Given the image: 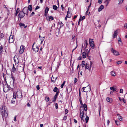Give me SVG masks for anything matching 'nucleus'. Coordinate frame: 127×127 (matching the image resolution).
Listing matches in <instances>:
<instances>
[{
  "label": "nucleus",
  "mask_w": 127,
  "mask_h": 127,
  "mask_svg": "<svg viewBox=\"0 0 127 127\" xmlns=\"http://www.w3.org/2000/svg\"><path fill=\"white\" fill-rule=\"evenodd\" d=\"M58 90V88L57 87H55L53 90V91L54 92H56Z\"/></svg>",
  "instance_id": "36"
},
{
  "label": "nucleus",
  "mask_w": 127,
  "mask_h": 127,
  "mask_svg": "<svg viewBox=\"0 0 127 127\" xmlns=\"http://www.w3.org/2000/svg\"><path fill=\"white\" fill-rule=\"evenodd\" d=\"M11 88L10 86L8 85L7 82L5 83V84L3 85V89L4 92H6L9 91L10 90Z\"/></svg>",
  "instance_id": "2"
},
{
  "label": "nucleus",
  "mask_w": 127,
  "mask_h": 127,
  "mask_svg": "<svg viewBox=\"0 0 127 127\" xmlns=\"http://www.w3.org/2000/svg\"><path fill=\"white\" fill-rule=\"evenodd\" d=\"M25 14L22 11H20L18 15V19L19 20L20 18V20L21 18L24 17Z\"/></svg>",
  "instance_id": "3"
},
{
  "label": "nucleus",
  "mask_w": 127,
  "mask_h": 127,
  "mask_svg": "<svg viewBox=\"0 0 127 127\" xmlns=\"http://www.w3.org/2000/svg\"><path fill=\"white\" fill-rule=\"evenodd\" d=\"M82 56L83 58H85L86 57V54L85 52H83L82 53Z\"/></svg>",
  "instance_id": "24"
},
{
  "label": "nucleus",
  "mask_w": 127,
  "mask_h": 127,
  "mask_svg": "<svg viewBox=\"0 0 127 127\" xmlns=\"http://www.w3.org/2000/svg\"><path fill=\"white\" fill-rule=\"evenodd\" d=\"M14 60L16 64H18L19 62V60L18 58H17V59L16 60L14 59Z\"/></svg>",
  "instance_id": "21"
},
{
  "label": "nucleus",
  "mask_w": 127,
  "mask_h": 127,
  "mask_svg": "<svg viewBox=\"0 0 127 127\" xmlns=\"http://www.w3.org/2000/svg\"><path fill=\"white\" fill-rule=\"evenodd\" d=\"M3 51V47L2 45L0 46V54L1 52H2Z\"/></svg>",
  "instance_id": "29"
},
{
  "label": "nucleus",
  "mask_w": 127,
  "mask_h": 127,
  "mask_svg": "<svg viewBox=\"0 0 127 127\" xmlns=\"http://www.w3.org/2000/svg\"><path fill=\"white\" fill-rule=\"evenodd\" d=\"M12 71L13 72H14L16 71V69L14 67V64H13V67L12 69Z\"/></svg>",
  "instance_id": "37"
},
{
  "label": "nucleus",
  "mask_w": 127,
  "mask_h": 127,
  "mask_svg": "<svg viewBox=\"0 0 127 127\" xmlns=\"http://www.w3.org/2000/svg\"><path fill=\"white\" fill-rule=\"evenodd\" d=\"M22 11L24 14L28 15V10L27 7H25L23 9Z\"/></svg>",
  "instance_id": "7"
},
{
  "label": "nucleus",
  "mask_w": 127,
  "mask_h": 127,
  "mask_svg": "<svg viewBox=\"0 0 127 127\" xmlns=\"http://www.w3.org/2000/svg\"><path fill=\"white\" fill-rule=\"evenodd\" d=\"M118 31V30H116L115 31H114V33L113 35V38H116L117 37V32Z\"/></svg>",
  "instance_id": "13"
},
{
  "label": "nucleus",
  "mask_w": 127,
  "mask_h": 127,
  "mask_svg": "<svg viewBox=\"0 0 127 127\" xmlns=\"http://www.w3.org/2000/svg\"><path fill=\"white\" fill-rule=\"evenodd\" d=\"M81 20V16L80 15V17L79 19L78 22V25H79L80 23V21Z\"/></svg>",
  "instance_id": "38"
},
{
  "label": "nucleus",
  "mask_w": 127,
  "mask_h": 127,
  "mask_svg": "<svg viewBox=\"0 0 127 127\" xmlns=\"http://www.w3.org/2000/svg\"><path fill=\"white\" fill-rule=\"evenodd\" d=\"M91 0H91V1H90V5H89V6L87 8V10H88L89 11L90 8V7H91Z\"/></svg>",
  "instance_id": "40"
},
{
  "label": "nucleus",
  "mask_w": 127,
  "mask_h": 127,
  "mask_svg": "<svg viewBox=\"0 0 127 127\" xmlns=\"http://www.w3.org/2000/svg\"><path fill=\"white\" fill-rule=\"evenodd\" d=\"M53 8L54 10H56L58 8L56 6L53 5Z\"/></svg>",
  "instance_id": "31"
},
{
  "label": "nucleus",
  "mask_w": 127,
  "mask_h": 127,
  "mask_svg": "<svg viewBox=\"0 0 127 127\" xmlns=\"http://www.w3.org/2000/svg\"><path fill=\"white\" fill-rule=\"evenodd\" d=\"M84 45L83 46V44H82V48L83 47L85 49L87 47L88 44L87 41V40H86L84 42Z\"/></svg>",
  "instance_id": "12"
},
{
  "label": "nucleus",
  "mask_w": 127,
  "mask_h": 127,
  "mask_svg": "<svg viewBox=\"0 0 127 127\" xmlns=\"http://www.w3.org/2000/svg\"><path fill=\"white\" fill-rule=\"evenodd\" d=\"M65 83V81H64L63 82V83L61 85V88H63V87L64 86V85Z\"/></svg>",
  "instance_id": "34"
},
{
  "label": "nucleus",
  "mask_w": 127,
  "mask_h": 127,
  "mask_svg": "<svg viewBox=\"0 0 127 127\" xmlns=\"http://www.w3.org/2000/svg\"><path fill=\"white\" fill-rule=\"evenodd\" d=\"M110 89L113 92L116 91L117 89L116 86H114L112 87H111L110 88Z\"/></svg>",
  "instance_id": "11"
},
{
  "label": "nucleus",
  "mask_w": 127,
  "mask_h": 127,
  "mask_svg": "<svg viewBox=\"0 0 127 127\" xmlns=\"http://www.w3.org/2000/svg\"><path fill=\"white\" fill-rule=\"evenodd\" d=\"M83 107L85 111H86L87 110V105L84 104L83 105Z\"/></svg>",
  "instance_id": "18"
},
{
  "label": "nucleus",
  "mask_w": 127,
  "mask_h": 127,
  "mask_svg": "<svg viewBox=\"0 0 127 127\" xmlns=\"http://www.w3.org/2000/svg\"><path fill=\"white\" fill-rule=\"evenodd\" d=\"M11 102L12 103H14L15 102V100L13 99L11 100Z\"/></svg>",
  "instance_id": "58"
},
{
  "label": "nucleus",
  "mask_w": 127,
  "mask_h": 127,
  "mask_svg": "<svg viewBox=\"0 0 127 127\" xmlns=\"http://www.w3.org/2000/svg\"><path fill=\"white\" fill-rule=\"evenodd\" d=\"M67 116H65L63 120H66L67 119Z\"/></svg>",
  "instance_id": "64"
},
{
  "label": "nucleus",
  "mask_w": 127,
  "mask_h": 127,
  "mask_svg": "<svg viewBox=\"0 0 127 127\" xmlns=\"http://www.w3.org/2000/svg\"><path fill=\"white\" fill-rule=\"evenodd\" d=\"M106 101L109 102H112V99L111 98H110L107 97L106 99Z\"/></svg>",
  "instance_id": "22"
},
{
  "label": "nucleus",
  "mask_w": 127,
  "mask_h": 127,
  "mask_svg": "<svg viewBox=\"0 0 127 127\" xmlns=\"http://www.w3.org/2000/svg\"><path fill=\"white\" fill-rule=\"evenodd\" d=\"M45 37H42V38H41V43H42L44 40V38H45Z\"/></svg>",
  "instance_id": "41"
},
{
  "label": "nucleus",
  "mask_w": 127,
  "mask_h": 127,
  "mask_svg": "<svg viewBox=\"0 0 127 127\" xmlns=\"http://www.w3.org/2000/svg\"><path fill=\"white\" fill-rule=\"evenodd\" d=\"M104 8V6L103 5H101L98 8V11L100 12Z\"/></svg>",
  "instance_id": "16"
},
{
  "label": "nucleus",
  "mask_w": 127,
  "mask_h": 127,
  "mask_svg": "<svg viewBox=\"0 0 127 127\" xmlns=\"http://www.w3.org/2000/svg\"><path fill=\"white\" fill-rule=\"evenodd\" d=\"M24 24L22 23H20L19 24V25L20 27H23L24 26Z\"/></svg>",
  "instance_id": "45"
},
{
  "label": "nucleus",
  "mask_w": 127,
  "mask_h": 127,
  "mask_svg": "<svg viewBox=\"0 0 127 127\" xmlns=\"http://www.w3.org/2000/svg\"><path fill=\"white\" fill-rule=\"evenodd\" d=\"M46 19L48 21H50V19L49 16H47Z\"/></svg>",
  "instance_id": "50"
},
{
  "label": "nucleus",
  "mask_w": 127,
  "mask_h": 127,
  "mask_svg": "<svg viewBox=\"0 0 127 127\" xmlns=\"http://www.w3.org/2000/svg\"><path fill=\"white\" fill-rule=\"evenodd\" d=\"M118 42H119V45H122V43L120 38H119L118 39Z\"/></svg>",
  "instance_id": "19"
},
{
  "label": "nucleus",
  "mask_w": 127,
  "mask_h": 127,
  "mask_svg": "<svg viewBox=\"0 0 127 127\" xmlns=\"http://www.w3.org/2000/svg\"><path fill=\"white\" fill-rule=\"evenodd\" d=\"M19 8H17V10L16 11V12L15 13V15H17L18 13L19 12Z\"/></svg>",
  "instance_id": "44"
},
{
  "label": "nucleus",
  "mask_w": 127,
  "mask_h": 127,
  "mask_svg": "<svg viewBox=\"0 0 127 127\" xmlns=\"http://www.w3.org/2000/svg\"><path fill=\"white\" fill-rule=\"evenodd\" d=\"M25 49V48L24 47V46L23 45H21L20 47V50L19 51V53L20 54H22L24 52V50Z\"/></svg>",
  "instance_id": "8"
},
{
  "label": "nucleus",
  "mask_w": 127,
  "mask_h": 127,
  "mask_svg": "<svg viewBox=\"0 0 127 127\" xmlns=\"http://www.w3.org/2000/svg\"><path fill=\"white\" fill-rule=\"evenodd\" d=\"M115 123L117 125H119L120 124V122L118 121H115Z\"/></svg>",
  "instance_id": "35"
},
{
  "label": "nucleus",
  "mask_w": 127,
  "mask_h": 127,
  "mask_svg": "<svg viewBox=\"0 0 127 127\" xmlns=\"http://www.w3.org/2000/svg\"><path fill=\"white\" fill-rule=\"evenodd\" d=\"M111 76H115L116 75L115 72L113 71L111 72Z\"/></svg>",
  "instance_id": "25"
},
{
  "label": "nucleus",
  "mask_w": 127,
  "mask_h": 127,
  "mask_svg": "<svg viewBox=\"0 0 127 127\" xmlns=\"http://www.w3.org/2000/svg\"><path fill=\"white\" fill-rule=\"evenodd\" d=\"M11 78L13 80V84L12 85H10L11 86V87H13L14 86V82L15 81V78L13 76H12L11 77Z\"/></svg>",
  "instance_id": "14"
},
{
  "label": "nucleus",
  "mask_w": 127,
  "mask_h": 127,
  "mask_svg": "<svg viewBox=\"0 0 127 127\" xmlns=\"http://www.w3.org/2000/svg\"><path fill=\"white\" fill-rule=\"evenodd\" d=\"M83 116L84 115H83V114H82L81 116V117H80L81 118V119L84 122L85 121V120L83 119Z\"/></svg>",
  "instance_id": "48"
},
{
  "label": "nucleus",
  "mask_w": 127,
  "mask_h": 127,
  "mask_svg": "<svg viewBox=\"0 0 127 127\" xmlns=\"http://www.w3.org/2000/svg\"><path fill=\"white\" fill-rule=\"evenodd\" d=\"M57 78V77L54 78V77H53V75H52L51 78V80L52 82L55 83L56 80Z\"/></svg>",
  "instance_id": "15"
},
{
  "label": "nucleus",
  "mask_w": 127,
  "mask_h": 127,
  "mask_svg": "<svg viewBox=\"0 0 127 127\" xmlns=\"http://www.w3.org/2000/svg\"><path fill=\"white\" fill-rule=\"evenodd\" d=\"M89 44L91 47L93 49L94 48V42L93 41V40L92 39H89Z\"/></svg>",
  "instance_id": "4"
},
{
  "label": "nucleus",
  "mask_w": 127,
  "mask_h": 127,
  "mask_svg": "<svg viewBox=\"0 0 127 127\" xmlns=\"http://www.w3.org/2000/svg\"><path fill=\"white\" fill-rule=\"evenodd\" d=\"M111 51L115 55L117 56L119 55V52L118 51L114 50L113 48L111 49Z\"/></svg>",
  "instance_id": "6"
},
{
  "label": "nucleus",
  "mask_w": 127,
  "mask_h": 127,
  "mask_svg": "<svg viewBox=\"0 0 127 127\" xmlns=\"http://www.w3.org/2000/svg\"><path fill=\"white\" fill-rule=\"evenodd\" d=\"M85 92L86 93H89V91H90L91 90L90 87H85Z\"/></svg>",
  "instance_id": "10"
},
{
  "label": "nucleus",
  "mask_w": 127,
  "mask_h": 127,
  "mask_svg": "<svg viewBox=\"0 0 127 127\" xmlns=\"http://www.w3.org/2000/svg\"><path fill=\"white\" fill-rule=\"evenodd\" d=\"M85 65V62L84 61H82L81 64V66L82 67H83Z\"/></svg>",
  "instance_id": "27"
},
{
  "label": "nucleus",
  "mask_w": 127,
  "mask_h": 127,
  "mask_svg": "<svg viewBox=\"0 0 127 127\" xmlns=\"http://www.w3.org/2000/svg\"><path fill=\"white\" fill-rule=\"evenodd\" d=\"M83 114V115H84V112L83 110L81 111V110L80 113V117H81V116L82 115H81V114Z\"/></svg>",
  "instance_id": "39"
},
{
  "label": "nucleus",
  "mask_w": 127,
  "mask_h": 127,
  "mask_svg": "<svg viewBox=\"0 0 127 127\" xmlns=\"http://www.w3.org/2000/svg\"><path fill=\"white\" fill-rule=\"evenodd\" d=\"M49 10V8L48 7H47L45 9V13H47Z\"/></svg>",
  "instance_id": "28"
},
{
  "label": "nucleus",
  "mask_w": 127,
  "mask_h": 127,
  "mask_svg": "<svg viewBox=\"0 0 127 127\" xmlns=\"http://www.w3.org/2000/svg\"><path fill=\"white\" fill-rule=\"evenodd\" d=\"M39 8H40V7L39 6H36V8H35V10H36L37 9H39Z\"/></svg>",
  "instance_id": "62"
},
{
  "label": "nucleus",
  "mask_w": 127,
  "mask_h": 127,
  "mask_svg": "<svg viewBox=\"0 0 127 127\" xmlns=\"http://www.w3.org/2000/svg\"><path fill=\"white\" fill-rule=\"evenodd\" d=\"M35 14V13L34 12H32V13L30 15V16H32L34 15Z\"/></svg>",
  "instance_id": "54"
},
{
  "label": "nucleus",
  "mask_w": 127,
  "mask_h": 127,
  "mask_svg": "<svg viewBox=\"0 0 127 127\" xmlns=\"http://www.w3.org/2000/svg\"><path fill=\"white\" fill-rule=\"evenodd\" d=\"M67 14L66 15V17H67L69 18H70L71 16V13L69 11H67Z\"/></svg>",
  "instance_id": "17"
},
{
  "label": "nucleus",
  "mask_w": 127,
  "mask_h": 127,
  "mask_svg": "<svg viewBox=\"0 0 127 127\" xmlns=\"http://www.w3.org/2000/svg\"><path fill=\"white\" fill-rule=\"evenodd\" d=\"M122 62L121 61H120L117 62H116V64H119L122 63Z\"/></svg>",
  "instance_id": "51"
},
{
  "label": "nucleus",
  "mask_w": 127,
  "mask_h": 127,
  "mask_svg": "<svg viewBox=\"0 0 127 127\" xmlns=\"http://www.w3.org/2000/svg\"><path fill=\"white\" fill-rule=\"evenodd\" d=\"M3 77L4 78V80L5 81V83L7 82L6 81V78L4 74L3 73Z\"/></svg>",
  "instance_id": "42"
},
{
  "label": "nucleus",
  "mask_w": 127,
  "mask_h": 127,
  "mask_svg": "<svg viewBox=\"0 0 127 127\" xmlns=\"http://www.w3.org/2000/svg\"><path fill=\"white\" fill-rule=\"evenodd\" d=\"M55 108L56 109H57L58 108V105L57 103H56L55 104Z\"/></svg>",
  "instance_id": "52"
},
{
  "label": "nucleus",
  "mask_w": 127,
  "mask_h": 127,
  "mask_svg": "<svg viewBox=\"0 0 127 127\" xmlns=\"http://www.w3.org/2000/svg\"><path fill=\"white\" fill-rule=\"evenodd\" d=\"M57 96H54V100L52 101V102H55L56 101Z\"/></svg>",
  "instance_id": "49"
},
{
  "label": "nucleus",
  "mask_w": 127,
  "mask_h": 127,
  "mask_svg": "<svg viewBox=\"0 0 127 127\" xmlns=\"http://www.w3.org/2000/svg\"><path fill=\"white\" fill-rule=\"evenodd\" d=\"M85 69H88L89 70V65L87 63H86L85 65Z\"/></svg>",
  "instance_id": "23"
},
{
  "label": "nucleus",
  "mask_w": 127,
  "mask_h": 127,
  "mask_svg": "<svg viewBox=\"0 0 127 127\" xmlns=\"http://www.w3.org/2000/svg\"><path fill=\"white\" fill-rule=\"evenodd\" d=\"M49 17L50 19H51L52 20H53V18L52 16H49Z\"/></svg>",
  "instance_id": "61"
},
{
  "label": "nucleus",
  "mask_w": 127,
  "mask_h": 127,
  "mask_svg": "<svg viewBox=\"0 0 127 127\" xmlns=\"http://www.w3.org/2000/svg\"><path fill=\"white\" fill-rule=\"evenodd\" d=\"M79 101L80 102V104H81V105H83V104L82 101L81 100H80V99H79Z\"/></svg>",
  "instance_id": "60"
},
{
  "label": "nucleus",
  "mask_w": 127,
  "mask_h": 127,
  "mask_svg": "<svg viewBox=\"0 0 127 127\" xmlns=\"http://www.w3.org/2000/svg\"><path fill=\"white\" fill-rule=\"evenodd\" d=\"M14 41L13 36L11 35L9 38V42L10 43H12Z\"/></svg>",
  "instance_id": "9"
},
{
  "label": "nucleus",
  "mask_w": 127,
  "mask_h": 127,
  "mask_svg": "<svg viewBox=\"0 0 127 127\" xmlns=\"http://www.w3.org/2000/svg\"><path fill=\"white\" fill-rule=\"evenodd\" d=\"M85 18V17L83 16L82 17H81V20H83Z\"/></svg>",
  "instance_id": "63"
},
{
  "label": "nucleus",
  "mask_w": 127,
  "mask_h": 127,
  "mask_svg": "<svg viewBox=\"0 0 127 127\" xmlns=\"http://www.w3.org/2000/svg\"><path fill=\"white\" fill-rule=\"evenodd\" d=\"M111 0H106L105 2V4L106 5V6H108V5L109 3V1Z\"/></svg>",
  "instance_id": "20"
},
{
  "label": "nucleus",
  "mask_w": 127,
  "mask_h": 127,
  "mask_svg": "<svg viewBox=\"0 0 127 127\" xmlns=\"http://www.w3.org/2000/svg\"><path fill=\"white\" fill-rule=\"evenodd\" d=\"M68 112V110L67 109H66L65 110V112L66 114H67Z\"/></svg>",
  "instance_id": "53"
},
{
  "label": "nucleus",
  "mask_w": 127,
  "mask_h": 127,
  "mask_svg": "<svg viewBox=\"0 0 127 127\" xmlns=\"http://www.w3.org/2000/svg\"><path fill=\"white\" fill-rule=\"evenodd\" d=\"M45 100L46 101V102H48L49 100V97H48L46 96V97H45Z\"/></svg>",
  "instance_id": "32"
},
{
  "label": "nucleus",
  "mask_w": 127,
  "mask_h": 127,
  "mask_svg": "<svg viewBox=\"0 0 127 127\" xmlns=\"http://www.w3.org/2000/svg\"><path fill=\"white\" fill-rule=\"evenodd\" d=\"M89 120V117L88 116H86V118L85 119V120L86 121V123H87Z\"/></svg>",
  "instance_id": "30"
},
{
  "label": "nucleus",
  "mask_w": 127,
  "mask_h": 127,
  "mask_svg": "<svg viewBox=\"0 0 127 127\" xmlns=\"http://www.w3.org/2000/svg\"><path fill=\"white\" fill-rule=\"evenodd\" d=\"M123 90L122 89H121L120 90L119 92L120 93H123Z\"/></svg>",
  "instance_id": "57"
},
{
  "label": "nucleus",
  "mask_w": 127,
  "mask_h": 127,
  "mask_svg": "<svg viewBox=\"0 0 127 127\" xmlns=\"http://www.w3.org/2000/svg\"><path fill=\"white\" fill-rule=\"evenodd\" d=\"M0 111L1 112L3 117L6 118L8 116L7 110L5 106H4L2 107V109L1 108Z\"/></svg>",
  "instance_id": "1"
},
{
  "label": "nucleus",
  "mask_w": 127,
  "mask_h": 127,
  "mask_svg": "<svg viewBox=\"0 0 127 127\" xmlns=\"http://www.w3.org/2000/svg\"><path fill=\"white\" fill-rule=\"evenodd\" d=\"M124 0H119V3H118V4H122Z\"/></svg>",
  "instance_id": "46"
},
{
  "label": "nucleus",
  "mask_w": 127,
  "mask_h": 127,
  "mask_svg": "<svg viewBox=\"0 0 127 127\" xmlns=\"http://www.w3.org/2000/svg\"><path fill=\"white\" fill-rule=\"evenodd\" d=\"M92 64V63L91 61H90V67H89V71H90V70H91V66Z\"/></svg>",
  "instance_id": "47"
},
{
  "label": "nucleus",
  "mask_w": 127,
  "mask_h": 127,
  "mask_svg": "<svg viewBox=\"0 0 127 127\" xmlns=\"http://www.w3.org/2000/svg\"><path fill=\"white\" fill-rule=\"evenodd\" d=\"M59 24L60 25V26L61 27H63V26L64 25V24L62 23V22L61 21H60L59 22Z\"/></svg>",
  "instance_id": "43"
},
{
  "label": "nucleus",
  "mask_w": 127,
  "mask_h": 127,
  "mask_svg": "<svg viewBox=\"0 0 127 127\" xmlns=\"http://www.w3.org/2000/svg\"><path fill=\"white\" fill-rule=\"evenodd\" d=\"M102 0H99L98 1V2L99 4H101L102 3Z\"/></svg>",
  "instance_id": "56"
},
{
  "label": "nucleus",
  "mask_w": 127,
  "mask_h": 127,
  "mask_svg": "<svg viewBox=\"0 0 127 127\" xmlns=\"http://www.w3.org/2000/svg\"><path fill=\"white\" fill-rule=\"evenodd\" d=\"M34 43L32 45V49L33 51H34L35 52H37L38 51L39 48L38 46H34Z\"/></svg>",
  "instance_id": "5"
},
{
  "label": "nucleus",
  "mask_w": 127,
  "mask_h": 127,
  "mask_svg": "<svg viewBox=\"0 0 127 127\" xmlns=\"http://www.w3.org/2000/svg\"><path fill=\"white\" fill-rule=\"evenodd\" d=\"M118 119L120 121H123V119L122 117L121 116H119L118 117Z\"/></svg>",
  "instance_id": "33"
},
{
  "label": "nucleus",
  "mask_w": 127,
  "mask_h": 127,
  "mask_svg": "<svg viewBox=\"0 0 127 127\" xmlns=\"http://www.w3.org/2000/svg\"><path fill=\"white\" fill-rule=\"evenodd\" d=\"M77 80L76 78H75L74 83L75 84L77 82Z\"/></svg>",
  "instance_id": "59"
},
{
  "label": "nucleus",
  "mask_w": 127,
  "mask_h": 127,
  "mask_svg": "<svg viewBox=\"0 0 127 127\" xmlns=\"http://www.w3.org/2000/svg\"><path fill=\"white\" fill-rule=\"evenodd\" d=\"M124 27L125 28H127V24L126 23L124 25Z\"/></svg>",
  "instance_id": "55"
},
{
  "label": "nucleus",
  "mask_w": 127,
  "mask_h": 127,
  "mask_svg": "<svg viewBox=\"0 0 127 127\" xmlns=\"http://www.w3.org/2000/svg\"><path fill=\"white\" fill-rule=\"evenodd\" d=\"M32 5H29L28 7V10H29L30 11H31L32 10Z\"/></svg>",
  "instance_id": "26"
}]
</instances>
